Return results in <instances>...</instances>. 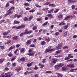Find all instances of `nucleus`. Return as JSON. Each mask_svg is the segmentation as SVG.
I'll return each mask as SVG.
<instances>
[{
  "label": "nucleus",
  "instance_id": "obj_1",
  "mask_svg": "<svg viewBox=\"0 0 77 77\" xmlns=\"http://www.w3.org/2000/svg\"><path fill=\"white\" fill-rule=\"evenodd\" d=\"M63 65H64V64L62 63H60L58 65H56L55 66V69L57 70H59L60 69V68L62 67Z\"/></svg>",
  "mask_w": 77,
  "mask_h": 77
},
{
  "label": "nucleus",
  "instance_id": "obj_2",
  "mask_svg": "<svg viewBox=\"0 0 77 77\" xmlns=\"http://www.w3.org/2000/svg\"><path fill=\"white\" fill-rule=\"evenodd\" d=\"M63 45V43L61 42L60 43H59L58 45V46L56 47V48L57 50H60L61 49V47H62Z\"/></svg>",
  "mask_w": 77,
  "mask_h": 77
},
{
  "label": "nucleus",
  "instance_id": "obj_3",
  "mask_svg": "<svg viewBox=\"0 0 77 77\" xmlns=\"http://www.w3.org/2000/svg\"><path fill=\"white\" fill-rule=\"evenodd\" d=\"M26 27V25L24 24H22L21 26H19L16 27V29H23Z\"/></svg>",
  "mask_w": 77,
  "mask_h": 77
},
{
  "label": "nucleus",
  "instance_id": "obj_4",
  "mask_svg": "<svg viewBox=\"0 0 77 77\" xmlns=\"http://www.w3.org/2000/svg\"><path fill=\"white\" fill-rule=\"evenodd\" d=\"M31 40L30 39L27 40L26 42V45H27V46H29V45L31 44Z\"/></svg>",
  "mask_w": 77,
  "mask_h": 77
},
{
  "label": "nucleus",
  "instance_id": "obj_5",
  "mask_svg": "<svg viewBox=\"0 0 77 77\" xmlns=\"http://www.w3.org/2000/svg\"><path fill=\"white\" fill-rule=\"evenodd\" d=\"M5 77H11V74L10 73L8 72L7 73H5Z\"/></svg>",
  "mask_w": 77,
  "mask_h": 77
},
{
  "label": "nucleus",
  "instance_id": "obj_6",
  "mask_svg": "<svg viewBox=\"0 0 77 77\" xmlns=\"http://www.w3.org/2000/svg\"><path fill=\"white\" fill-rule=\"evenodd\" d=\"M57 61V59L55 58H53L52 60V62L53 63H54V64L56 63V61Z\"/></svg>",
  "mask_w": 77,
  "mask_h": 77
},
{
  "label": "nucleus",
  "instance_id": "obj_7",
  "mask_svg": "<svg viewBox=\"0 0 77 77\" xmlns=\"http://www.w3.org/2000/svg\"><path fill=\"white\" fill-rule=\"evenodd\" d=\"M15 46H11L8 49V51H11L13 49H15Z\"/></svg>",
  "mask_w": 77,
  "mask_h": 77
},
{
  "label": "nucleus",
  "instance_id": "obj_8",
  "mask_svg": "<svg viewBox=\"0 0 77 77\" xmlns=\"http://www.w3.org/2000/svg\"><path fill=\"white\" fill-rule=\"evenodd\" d=\"M68 32V31H66L63 32V37H66V36H67V33Z\"/></svg>",
  "mask_w": 77,
  "mask_h": 77
},
{
  "label": "nucleus",
  "instance_id": "obj_9",
  "mask_svg": "<svg viewBox=\"0 0 77 77\" xmlns=\"http://www.w3.org/2000/svg\"><path fill=\"white\" fill-rule=\"evenodd\" d=\"M40 44L42 45H44L46 44V42L44 41H42L41 42Z\"/></svg>",
  "mask_w": 77,
  "mask_h": 77
},
{
  "label": "nucleus",
  "instance_id": "obj_10",
  "mask_svg": "<svg viewBox=\"0 0 77 77\" xmlns=\"http://www.w3.org/2000/svg\"><path fill=\"white\" fill-rule=\"evenodd\" d=\"M30 56H34L35 54L34 53H29L28 54Z\"/></svg>",
  "mask_w": 77,
  "mask_h": 77
},
{
  "label": "nucleus",
  "instance_id": "obj_11",
  "mask_svg": "<svg viewBox=\"0 0 77 77\" xmlns=\"http://www.w3.org/2000/svg\"><path fill=\"white\" fill-rule=\"evenodd\" d=\"M65 24H66L65 23L64 21H63L60 23L59 25V26H63L64 25H65Z\"/></svg>",
  "mask_w": 77,
  "mask_h": 77
},
{
  "label": "nucleus",
  "instance_id": "obj_12",
  "mask_svg": "<svg viewBox=\"0 0 77 77\" xmlns=\"http://www.w3.org/2000/svg\"><path fill=\"white\" fill-rule=\"evenodd\" d=\"M26 60V59L24 57H22L20 59V60L21 62H24Z\"/></svg>",
  "mask_w": 77,
  "mask_h": 77
},
{
  "label": "nucleus",
  "instance_id": "obj_13",
  "mask_svg": "<svg viewBox=\"0 0 77 77\" xmlns=\"http://www.w3.org/2000/svg\"><path fill=\"white\" fill-rule=\"evenodd\" d=\"M20 22L16 20L14 21V24H20Z\"/></svg>",
  "mask_w": 77,
  "mask_h": 77
},
{
  "label": "nucleus",
  "instance_id": "obj_14",
  "mask_svg": "<svg viewBox=\"0 0 77 77\" xmlns=\"http://www.w3.org/2000/svg\"><path fill=\"white\" fill-rule=\"evenodd\" d=\"M61 70L62 71H66L67 69L64 67H63L61 68Z\"/></svg>",
  "mask_w": 77,
  "mask_h": 77
},
{
  "label": "nucleus",
  "instance_id": "obj_15",
  "mask_svg": "<svg viewBox=\"0 0 77 77\" xmlns=\"http://www.w3.org/2000/svg\"><path fill=\"white\" fill-rule=\"evenodd\" d=\"M5 58H4L3 59L1 58L0 59V63H2L3 62L5 61Z\"/></svg>",
  "mask_w": 77,
  "mask_h": 77
},
{
  "label": "nucleus",
  "instance_id": "obj_16",
  "mask_svg": "<svg viewBox=\"0 0 77 77\" xmlns=\"http://www.w3.org/2000/svg\"><path fill=\"white\" fill-rule=\"evenodd\" d=\"M21 69L20 67H17L15 69V71H20V70H21Z\"/></svg>",
  "mask_w": 77,
  "mask_h": 77
},
{
  "label": "nucleus",
  "instance_id": "obj_17",
  "mask_svg": "<svg viewBox=\"0 0 77 77\" xmlns=\"http://www.w3.org/2000/svg\"><path fill=\"white\" fill-rule=\"evenodd\" d=\"M7 14H8V15H9L10 14H11V13H12V12L11 11V10H8L7 11Z\"/></svg>",
  "mask_w": 77,
  "mask_h": 77
},
{
  "label": "nucleus",
  "instance_id": "obj_18",
  "mask_svg": "<svg viewBox=\"0 0 77 77\" xmlns=\"http://www.w3.org/2000/svg\"><path fill=\"white\" fill-rule=\"evenodd\" d=\"M32 63L33 62H32L30 63H28L27 64V66H28V67H30V66H32Z\"/></svg>",
  "mask_w": 77,
  "mask_h": 77
},
{
  "label": "nucleus",
  "instance_id": "obj_19",
  "mask_svg": "<svg viewBox=\"0 0 77 77\" xmlns=\"http://www.w3.org/2000/svg\"><path fill=\"white\" fill-rule=\"evenodd\" d=\"M24 52V49L23 48L20 49V53H23Z\"/></svg>",
  "mask_w": 77,
  "mask_h": 77
},
{
  "label": "nucleus",
  "instance_id": "obj_20",
  "mask_svg": "<svg viewBox=\"0 0 77 77\" xmlns=\"http://www.w3.org/2000/svg\"><path fill=\"white\" fill-rule=\"evenodd\" d=\"M70 18V16H68L66 17V18L64 19V20L67 21V20H68V18Z\"/></svg>",
  "mask_w": 77,
  "mask_h": 77
},
{
  "label": "nucleus",
  "instance_id": "obj_21",
  "mask_svg": "<svg viewBox=\"0 0 77 77\" xmlns=\"http://www.w3.org/2000/svg\"><path fill=\"white\" fill-rule=\"evenodd\" d=\"M48 21L46 22L42 25V26H46V25H47V24H48Z\"/></svg>",
  "mask_w": 77,
  "mask_h": 77
},
{
  "label": "nucleus",
  "instance_id": "obj_22",
  "mask_svg": "<svg viewBox=\"0 0 77 77\" xmlns=\"http://www.w3.org/2000/svg\"><path fill=\"white\" fill-rule=\"evenodd\" d=\"M47 16L48 17H50V18H53V15L51 14H49L47 15Z\"/></svg>",
  "mask_w": 77,
  "mask_h": 77
},
{
  "label": "nucleus",
  "instance_id": "obj_23",
  "mask_svg": "<svg viewBox=\"0 0 77 77\" xmlns=\"http://www.w3.org/2000/svg\"><path fill=\"white\" fill-rule=\"evenodd\" d=\"M49 6H51V7H55V6H56V5L53 4H51L49 5Z\"/></svg>",
  "mask_w": 77,
  "mask_h": 77
},
{
  "label": "nucleus",
  "instance_id": "obj_24",
  "mask_svg": "<svg viewBox=\"0 0 77 77\" xmlns=\"http://www.w3.org/2000/svg\"><path fill=\"white\" fill-rule=\"evenodd\" d=\"M68 1H69V3H74V2H77V1H72L71 0H68Z\"/></svg>",
  "mask_w": 77,
  "mask_h": 77
},
{
  "label": "nucleus",
  "instance_id": "obj_25",
  "mask_svg": "<svg viewBox=\"0 0 77 77\" xmlns=\"http://www.w3.org/2000/svg\"><path fill=\"white\" fill-rule=\"evenodd\" d=\"M50 2H47L45 3L44 5H45V6H46V5H50Z\"/></svg>",
  "mask_w": 77,
  "mask_h": 77
},
{
  "label": "nucleus",
  "instance_id": "obj_26",
  "mask_svg": "<svg viewBox=\"0 0 77 77\" xmlns=\"http://www.w3.org/2000/svg\"><path fill=\"white\" fill-rule=\"evenodd\" d=\"M61 52H62V50H59L57 51H56L55 52V53H57V54L58 53H60Z\"/></svg>",
  "mask_w": 77,
  "mask_h": 77
},
{
  "label": "nucleus",
  "instance_id": "obj_27",
  "mask_svg": "<svg viewBox=\"0 0 77 77\" xmlns=\"http://www.w3.org/2000/svg\"><path fill=\"white\" fill-rule=\"evenodd\" d=\"M36 29H37V27H36V26H35L32 28V30H36Z\"/></svg>",
  "mask_w": 77,
  "mask_h": 77
},
{
  "label": "nucleus",
  "instance_id": "obj_28",
  "mask_svg": "<svg viewBox=\"0 0 77 77\" xmlns=\"http://www.w3.org/2000/svg\"><path fill=\"white\" fill-rule=\"evenodd\" d=\"M46 60V59L45 58H44L43 59L42 61V63H45V62H46L45 60Z\"/></svg>",
  "mask_w": 77,
  "mask_h": 77
},
{
  "label": "nucleus",
  "instance_id": "obj_29",
  "mask_svg": "<svg viewBox=\"0 0 77 77\" xmlns=\"http://www.w3.org/2000/svg\"><path fill=\"white\" fill-rule=\"evenodd\" d=\"M28 20V18H27V17H25L23 19V20H24V21H27Z\"/></svg>",
  "mask_w": 77,
  "mask_h": 77
},
{
  "label": "nucleus",
  "instance_id": "obj_30",
  "mask_svg": "<svg viewBox=\"0 0 77 77\" xmlns=\"http://www.w3.org/2000/svg\"><path fill=\"white\" fill-rule=\"evenodd\" d=\"M18 38V36H15L13 38V40H15V39H17V38Z\"/></svg>",
  "mask_w": 77,
  "mask_h": 77
},
{
  "label": "nucleus",
  "instance_id": "obj_31",
  "mask_svg": "<svg viewBox=\"0 0 77 77\" xmlns=\"http://www.w3.org/2000/svg\"><path fill=\"white\" fill-rule=\"evenodd\" d=\"M23 5H24V6H29V3H26L23 4Z\"/></svg>",
  "mask_w": 77,
  "mask_h": 77
},
{
  "label": "nucleus",
  "instance_id": "obj_32",
  "mask_svg": "<svg viewBox=\"0 0 77 77\" xmlns=\"http://www.w3.org/2000/svg\"><path fill=\"white\" fill-rule=\"evenodd\" d=\"M8 56H9V57H12V56H13V55L11 52H10V53L8 54Z\"/></svg>",
  "mask_w": 77,
  "mask_h": 77
},
{
  "label": "nucleus",
  "instance_id": "obj_33",
  "mask_svg": "<svg viewBox=\"0 0 77 77\" xmlns=\"http://www.w3.org/2000/svg\"><path fill=\"white\" fill-rule=\"evenodd\" d=\"M38 69H39V68H38L35 65L34 69H35V70H37Z\"/></svg>",
  "mask_w": 77,
  "mask_h": 77
},
{
  "label": "nucleus",
  "instance_id": "obj_34",
  "mask_svg": "<svg viewBox=\"0 0 77 77\" xmlns=\"http://www.w3.org/2000/svg\"><path fill=\"white\" fill-rule=\"evenodd\" d=\"M32 18H33L32 16H30L29 18V21H31V20H32Z\"/></svg>",
  "mask_w": 77,
  "mask_h": 77
},
{
  "label": "nucleus",
  "instance_id": "obj_35",
  "mask_svg": "<svg viewBox=\"0 0 77 77\" xmlns=\"http://www.w3.org/2000/svg\"><path fill=\"white\" fill-rule=\"evenodd\" d=\"M59 35V32H57L55 33V35L56 36H57Z\"/></svg>",
  "mask_w": 77,
  "mask_h": 77
},
{
  "label": "nucleus",
  "instance_id": "obj_36",
  "mask_svg": "<svg viewBox=\"0 0 77 77\" xmlns=\"http://www.w3.org/2000/svg\"><path fill=\"white\" fill-rule=\"evenodd\" d=\"M9 65H10V62H8L6 64L7 67H8V68L9 67H10V66H9Z\"/></svg>",
  "mask_w": 77,
  "mask_h": 77
},
{
  "label": "nucleus",
  "instance_id": "obj_37",
  "mask_svg": "<svg viewBox=\"0 0 77 77\" xmlns=\"http://www.w3.org/2000/svg\"><path fill=\"white\" fill-rule=\"evenodd\" d=\"M50 51V49H46L45 50V53H48Z\"/></svg>",
  "mask_w": 77,
  "mask_h": 77
},
{
  "label": "nucleus",
  "instance_id": "obj_38",
  "mask_svg": "<svg viewBox=\"0 0 77 77\" xmlns=\"http://www.w3.org/2000/svg\"><path fill=\"white\" fill-rule=\"evenodd\" d=\"M46 73L48 74V73L50 74L51 73H52V72H51V71H46L45 72Z\"/></svg>",
  "mask_w": 77,
  "mask_h": 77
},
{
  "label": "nucleus",
  "instance_id": "obj_39",
  "mask_svg": "<svg viewBox=\"0 0 77 77\" xmlns=\"http://www.w3.org/2000/svg\"><path fill=\"white\" fill-rule=\"evenodd\" d=\"M17 18H20L21 17H22V16L21 15H18L17 16Z\"/></svg>",
  "mask_w": 77,
  "mask_h": 77
},
{
  "label": "nucleus",
  "instance_id": "obj_40",
  "mask_svg": "<svg viewBox=\"0 0 77 77\" xmlns=\"http://www.w3.org/2000/svg\"><path fill=\"white\" fill-rule=\"evenodd\" d=\"M12 66L13 67H14V66H16V63H12Z\"/></svg>",
  "mask_w": 77,
  "mask_h": 77
},
{
  "label": "nucleus",
  "instance_id": "obj_41",
  "mask_svg": "<svg viewBox=\"0 0 77 77\" xmlns=\"http://www.w3.org/2000/svg\"><path fill=\"white\" fill-rule=\"evenodd\" d=\"M75 70H77V68H76L75 69H72L71 70H70V72H73V71H74Z\"/></svg>",
  "mask_w": 77,
  "mask_h": 77
},
{
  "label": "nucleus",
  "instance_id": "obj_42",
  "mask_svg": "<svg viewBox=\"0 0 77 77\" xmlns=\"http://www.w3.org/2000/svg\"><path fill=\"white\" fill-rule=\"evenodd\" d=\"M30 47H35V44H32L30 45Z\"/></svg>",
  "mask_w": 77,
  "mask_h": 77
},
{
  "label": "nucleus",
  "instance_id": "obj_43",
  "mask_svg": "<svg viewBox=\"0 0 77 77\" xmlns=\"http://www.w3.org/2000/svg\"><path fill=\"white\" fill-rule=\"evenodd\" d=\"M11 40H8L6 43L7 44H9V43H11Z\"/></svg>",
  "mask_w": 77,
  "mask_h": 77
},
{
  "label": "nucleus",
  "instance_id": "obj_44",
  "mask_svg": "<svg viewBox=\"0 0 77 77\" xmlns=\"http://www.w3.org/2000/svg\"><path fill=\"white\" fill-rule=\"evenodd\" d=\"M58 18H62V14H60L58 16Z\"/></svg>",
  "mask_w": 77,
  "mask_h": 77
},
{
  "label": "nucleus",
  "instance_id": "obj_45",
  "mask_svg": "<svg viewBox=\"0 0 77 77\" xmlns=\"http://www.w3.org/2000/svg\"><path fill=\"white\" fill-rule=\"evenodd\" d=\"M0 48H1V49H2V50H3L5 48V46H0Z\"/></svg>",
  "mask_w": 77,
  "mask_h": 77
},
{
  "label": "nucleus",
  "instance_id": "obj_46",
  "mask_svg": "<svg viewBox=\"0 0 77 77\" xmlns=\"http://www.w3.org/2000/svg\"><path fill=\"white\" fill-rule=\"evenodd\" d=\"M68 47L67 46H65L64 47H63V49H66V48H68Z\"/></svg>",
  "mask_w": 77,
  "mask_h": 77
},
{
  "label": "nucleus",
  "instance_id": "obj_47",
  "mask_svg": "<svg viewBox=\"0 0 77 77\" xmlns=\"http://www.w3.org/2000/svg\"><path fill=\"white\" fill-rule=\"evenodd\" d=\"M9 2H10V3H12V4L14 3V0H12L10 1H9Z\"/></svg>",
  "mask_w": 77,
  "mask_h": 77
},
{
  "label": "nucleus",
  "instance_id": "obj_48",
  "mask_svg": "<svg viewBox=\"0 0 77 77\" xmlns=\"http://www.w3.org/2000/svg\"><path fill=\"white\" fill-rule=\"evenodd\" d=\"M68 59H69V57H68V56L64 58V60H68Z\"/></svg>",
  "mask_w": 77,
  "mask_h": 77
},
{
  "label": "nucleus",
  "instance_id": "obj_49",
  "mask_svg": "<svg viewBox=\"0 0 77 77\" xmlns=\"http://www.w3.org/2000/svg\"><path fill=\"white\" fill-rule=\"evenodd\" d=\"M32 32L33 31H32V30L29 31L28 32V34H30V33H32Z\"/></svg>",
  "mask_w": 77,
  "mask_h": 77
},
{
  "label": "nucleus",
  "instance_id": "obj_50",
  "mask_svg": "<svg viewBox=\"0 0 77 77\" xmlns=\"http://www.w3.org/2000/svg\"><path fill=\"white\" fill-rule=\"evenodd\" d=\"M3 35H4L5 36V35H8V34L7 32H4L3 33Z\"/></svg>",
  "mask_w": 77,
  "mask_h": 77
},
{
  "label": "nucleus",
  "instance_id": "obj_51",
  "mask_svg": "<svg viewBox=\"0 0 77 77\" xmlns=\"http://www.w3.org/2000/svg\"><path fill=\"white\" fill-rule=\"evenodd\" d=\"M53 10H48V13H51V12H53Z\"/></svg>",
  "mask_w": 77,
  "mask_h": 77
},
{
  "label": "nucleus",
  "instance_id": "obj_52",
  "mask_svg": "<svg viewBox=\"0 0 77 77\" xmlns=\"http://www.w3.org/2000/svg\"><path fill=\"white\" fill-rule=\"evenodd\" d=\"M74 64H70V68H74Z\"/></svg>",
  "mask_w": 77,
  "mask_h": 77
},
{
  "label": "nucleus",
  "instance_id": "obj_53",
  "mask_svg": "<svg viewBox=\"0 0 77 77\" xmlns=\"http://www.w3.org/2000/svg\"><path fill=\"white\" fill-rule=\"evenodd\" d=\"M37 15H41V13L40 12H37L36 13Z\"/></svg>",
  "mask_w": 77,
  "mask_h": 77
},
{
  "label": "nucleus",
  "instance_id": "obj_54",
  "mask_svg": "<svg viewBox=\"0 0 77 77\" xmlns=\"http://www.w3.org/2000/svg\"><path fill=\"white\" fill-rule=\"evenodd\" d=\"M9 6V2H7L6 5V7H8V6Z\"/></svg>",
  "mask_w": 77,
  "mask_h": 77
},
{
  "label": "nucleus",
  "instance_id": "obj_55",
  "mask_svg": "<svg viewBox=\"0 0 77 77\" xmlns=\"http://www.w3.org/2000/svg\"><path fill=\"white\" fill-rule=\"evenodd\" d=\"M27 34H28V32H25L23 33V35H27Z\"/></svg>",
  "mask_w": 77,
  "mask_h": 77
},
{
  "label": "nucleus",
  "instance_id": "obj_56",
  "mask_svg": "<svg viewBox=\"0 0 77 77\" xmlns=\"http://www.w3.org/2000/svg\"><path fill=\"white\" fill-rule=\"evenodd\" d=\"M68 25H66L65 26H64V29H66L67 28H68Z\"/></svg>",
  "mask_w": 77,
  "mask_h": 77
},
{
  "label": "nucleus",
  "instance_id": "obj_57",
  "mask_svg": "<svg viewBox=\"0 0 77 77\" xmlns=\"http://www.w3.org/2000/svg\"><path fill=\"white\" fill-rule=\"evenodd\" d=\"M20 37H23V33L22 32L21 34L20 35Z\"/></svg>",
  "mask_w": 77,
  "mask_h": 77
},
{
  "label": "nucleus",
  "instance_id": "obj_58",
  "mask_svg": "<svg viewBox=\"0 0 77 77\" xmlns=\"http://www.w3.org/2000/svg\"><path fill=\"white\" fill-rule=\"evenodd\" d=\"M55 57H61V56L60 55H58L55 56Z\"/></svg>",
  "mask_w": 77,
  "mask_h": 77
},
{
  "label": "nucleus",
  "instance_id": "obj_59",
  "mask_svg": "<svg viewBox=\"0 0 77 77\" xmlns=\"http://www.w3.org/2000/svg\"><path fill=\"white\" fill-rule=\"evenodd\" d=\"M5 71H9V69L8 68V67H6L5 69Z\"/></svg>",
  "mask_w": 77,
  "mask_h": 77
},
{
  "label": "nucleus",
  "instance_id": "obj_60",
  "mask_svg": "<svg viewBox=\"0 0 77 77\" xmlns=\"http://www.w3.org/2000/svg\"><path fill=\"white\" fill-rule=\"evenodd\" d=\"M72 9L73 10L74 9H75V5H73L72 6Z\"/></svg>",
  "mask_w": 77,
  "mask_h": 77
},
{
  "label": "nucleus",
  "instance_id": "obj_61",
  "mask_svg": "<svg viewBox=\"0 0 77 77\" xmlns=\"http://www.w3.org/2000/svg\"><path fill=\"white\" fill-rule=\"evenodd\" d=\"M35 11V10H31L29 11V12H32L33 13V12H34Z\"/></svg>",
  "mask_w": 77,
  "mask_h": 77
},
{
  "label": "nucleus",
  "instance_id": "obj_62",
  "mask_svg": "<svg viewBox=\"0 0 77 77\" xmlns=\"http://www.w3.org/2000/svg\"><path fill=\"white\" fill-rule=\"evenodd\" d=\"M15 9V7H12L9 10H12L13 9Z\"/></svg>",
  "mask_w": 77,
  "mask_h": 77
},
{
  "label": "nucleus",
  "instance_id": "obj_63",
  "mask_svg": "<svg viewBox=\"0 0 77 77\" xmlns=\"http://www.w3.org/2000/svg\"><path fill=\"white\" fill-rule=\"evenodd\" d=\"M15 58L13 57V58H12V59L11 60V62H13V61H14V60H15Z\"/></svg>",
  "mask_w": 77,
  "mask_h": 77
},
{
  "label": "nucleus",
  "instance_id": "obj_64",
  "mask_svg": "<svg viewBox=\"0 0 77 77\" xmlns=\"http://www.w3.org/2000/svg\"><path fill=\"white\" fill-rule=\"evenodd\" d=\"M43 38L44 39L45 41V40H47V37H44Z\"/></svg>",
  "mask_w": 77,
  "mask_h": 77
}]
</instances>
